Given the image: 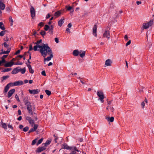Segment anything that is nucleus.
<instances>
[{
  "label": "nucleus",
  "instance_id": "nucleus-54",
  "mask_svg": "<svg viewBox=\"0 0 154 154\" xmlns=\"http://www.w3.org/2000/svg\"><path fill=\"white\" fill-rule=\"evenodd\" d=\"M26 64L27 66L28 67L29 69L32 68L30 64H28L27 63H26Z\"/></svg>",
  "mask_w": 154,
  "mask_h": 154
},
{
  "label": "nucleus",
  "instance_id": "nucleus-23",
  "mask_svg": "<svg viewBox=\"0 0 154 154\" xmlns=\"http://www.w3.org/2000/svg\"><path fill=\"white\" fill-rule=\"evenodd\" d=\"M80 52L78 50H74L72 54L75 56H77L79 55Z\"/></svg>",
  "mask_w": 154,
  "mask_h": 154
},
{
  "label": "nucleus",
  "instance_id": "nucleus-60",
  "mask_svg": "<svg viewBox=\"0 0 154 154\" xmlns=\"http://www.w3.org/2000/svg\"><path fill=\"white\" fill-rule=\"evenodd\" d=\"M54 40L57 43H58L59 42L58 39L57 38H55Z\"/></svg>",
  "mask_w": 154,
  "mask_h": 154
},
{
  "label": "nucleus",
  "instance_id": "nucleus-29",
  "mask_svg": "<svg viewBox=\"0 0 154 154\" xmlns=\"http://www.w3.org/2000/svg\"><path fill=\"white\" fill-rule=\"evenodd\" d=\"M19 72H20L22 74H24L26 71V69L25 67H24L23 69L20 68L19 69Z\"/></svg>",
  "mask_w": 154,
  "mask_h": 154
},
{
  "label": "nucleus",
  "instance_id": "nucleus-4",
  "mask_svg": "<svg viewBox=\"0 0 154 154\" xmlns=\"http://www.w3.org/2000/svg\"><path fill=\"white\" fill-rule=\"evenodd\" d=\"M27 109L28 111V112L31 115H33V111H34L35 110L34 106H32L31 105L30 106L28 107V108H27Z\"/></svg>",
  "mask_w": 154,
  "mask_h": 154
},
{
  "label": "nucleus",
  "instance_id": "nucleus-44",
  "mask_svg": "<svg viewBox=\"0 0 154 154\" xmlns=\"http://www.w3.org/2000/svg\"><path fill=\"white\" fill-rule=\"evenodd\" d=\"M29 129V128L28 126H26L24 128H23V131L24 132H26Z\"/></svg>",
  "mask_w": 154,
  "mask_h": 154
},
{
  "label": "nucleus",
  "instance_id": "nucleus-28",
  "mask_svg": "<svg viewBox=\"0 0 154 154\" xmlns=\"http://www.w3.org/2000/svg\"><path fill=\"white\" fill-rule=\"evenodd\" d=\"M106 119L108 121L112 122L114 121V118L113 117H111L110 118L109 117L106 118Z\"/></svg>",
  "mask_w": 154,
  "mask_h": 154
},
{
  "label": "nucleus",
  "instance_id": "nucleus-15",
  "mask_svg": "<svg viewBox=\"0 0 154 154\" xmlns=\"http://www.w3.org/2000/svg\"><path fill=\"white\" fill-rule=\"evenodd\" d=\"M11 50V48H8L7 51H3V49H2L1 52H0V55H2V54H8L10 51Z\"/></svg>",
  "mask_w": 154,
  "mask_h": 154
},
{
  "label": "nucleus",
  "instance_id": "nucleus-6",
  "mask_svg": "<svg viewBox=\"0 0 154 154\" xmlns=\"http://www.w3.org/2000/svg\"><path fill=\"white\" fill-rule=\"evenodd\" d=\"M103 37L106 38L108 39H109L110 37L109 31L108 30H106L103 34Z\"/></svg>",
  "mask_w": 154,
  "mask_h": 154
},
{
  "label": "nucleus",
  "instance_id": "nucleus-51",
  "mask_svg": "<svg viewBox=\"0 0 154 154\" xmlns=\"http://www.w3.org/2000/svg\"><path fill=\"white\" fill-rule=\"evenodd\" d=\"M38 126L37 124H35L33 128L35 130V131H36V129L38 127Z\"/></svg>",
  "mask_w": 154,
  "mask_h": 154
},
{
  "label": "nucleus",
  "instance_id": "nucleus-9",
  "mask_svg": "<svg viewBox=\"0 0 154 154\" xmlns=\"http://www.w3.org/2000/svg\"><path fill=\"white\" fill-rule=\"evenodd\" d=\"M26 119L29 122V123L32 126H33L34 123V121L31 117L27 116L26 117Z\"/></svg>",
  "mask_w": 154,
  "mask_h": 154
},
{
  "label": "nucleus",
  "instance_id": "nucleus-56",
  "mask_svg": "<svg viewBox=\"0 0 154 154\" xmlns=\"http://www.w3.org/2000/svg\"><path fill=\"white\" fill-rule=\"evenodd\" d=\"M29 71L30 73L32 74L34 72V70L32 69V68L29 69Z\"/></svg>",
  "mask_w": 154,
  "mask_h": 154
},
{
  "label": "nucleus",
  "instance_id": "nucleus-7",
  "mask_svg": "<svg viewBox=\"0 0 154 154\" xmlns=\"http://www.w3.org/2000/svg\"><path fill=\"white\" fill-rule=\"evenodd\" d=\"M29 93L31 94H35L38 93L40 91V90L38 89H32L29 90Z\"/></svg>",
  "mask_w": 154,
  "mask_h": 154
},
{
  "label": "nucleus",
  "instance_id": "nucleus-31",
  "mask_svg": "<svg viewBox=\"0 0 154 154\" xmlns=\"http://www.w3.org/2000/svg\"><path fill=\"white\" fill-rule=\"evenodd\" d=\"M0 28L2 30H5V29L3 23L2 22H0Z\"/></svg>",
  "mask_w": 154,
  "mask_h": 154
},
{
  "label": "nucleus",
  "instance_id": "nucleus-24",
  "mask_svg": "<svg viewBox=\"0 0 154 154\" xmlns=\"http://www.w3.org/2000/svg\"><path fill=\"white\" fill-rule=\"evenodd\" d=\"M5 5L1 1L0 2V8L2 10H4L5 8Z\"/></svg>",
  "mask_w": 154,
  "mask_h": 154
},
{
  "label": "nucleus",
  "instance_id": "nucleus-25",
  "mask_svg": "<svg viewBox=\"0 0 154 154\" xmlns=\"http://www.w3.org/2000/svg\"><path fill=\"white\" fill-rule=\"evenodd\" d=\"M2 127L4 128L5 130H6L7 129V126L6 124L3 122L2 121L1 122Z\"/></svg>",
  "mask_w": 154,
  "mask_h": 154
},
{
  "label": "nucleus",
  "instance_id": "nucleus-14",
  "mask_svg": "<svg viewBox=\"0 0 154 154\" xmlns=\"http://www.w3.org/2000/svg\"><path fill=\"white\" fill-rule=\"evenodd\" d=\"M97 26L96 25H94L93 28V34L95 36H97Z\"/></svg>",
  "mask_w": 154,
  "mask_h": 154
},
{
  "label": "nucleus",
  "instance_id": "nucleus-57",
  "mask_svg": "<svg viewBox=\"0 0 154 154\" xmlns=\"http://www.w3.org/2000/svg\"><path fill=\"white\" fill-rule=\"evenodd\" d=\"M141 105L143 108L145 106V103L144 101L142 102L141 103Z\"/></svg>",
  "mask_w": 154,
  "mask_h": 154
},
{
  "label": "nucleus",
  "instance_id": "nucleus-49",
  "mask_svg": "<svg viewBox=\"0 0 154 154\" xmlns=\"http://www.w3.org/2000/svg\"><path fill=\"white\" fill-rule=\"evenodd\" d=\"M35 131V130L33 128H32L29 130L28 132V133L29 134L32 132L34 131Z\"/></svg>",
  "mask_w": 154,
  "mask_h": 154
},
{
  "label": "nucleus",
  "instance_id": "nucleus-43",
  "mask_svg": "<svg viewBox=\"0 0 154 154\" xmlns=\"http://www.w3.org/2000/svg\"><path fill=\"white\" fill-rule=\"evenodd\" d=\"M40 34L42 35L43 37H44V36L46 34V32L44 31H42L40 32Z\"/></svg>",
  "mask_w": 154,
  "mask_h": 154
},
{
  "label": "nucleus",
  "instance_id": "nucleus-19",
  "mask_svg": "<svg viewBox=\"0 0 154 154\" xmlns=\"http://www.w3.org/2000/svg\"><path fill=\"white\" fill-rule=\"evenodd\" d=\"M63 148L68 150L72 149L71 147L69 146L66 143H64L63 144Z\"/></svg>",
  "mask_w": 154,
  "mask_h": 154
},
{
  "label": "nucleus",
  "instance_id": "nucleus-12",
  "mask_svg": "<svg viewBox=\"0 0 154 154\" xmlns=\"http://www.w3.org/2000/svg\"><path fill=\"white\" fill-rule=\"evenodd\" d=\"M15 90L14 89H13L10 90L8 94V97L9 98L11 97L12 94L15 92Z\"/></svg>",
  "mask_w": 154,
  "mask_h": 154
},
{
  "label": "nucleus",
  "instance_id": "nucleus-11",
  "mask_svg": "<svg viewBox=\"0 0 154 154\" xmlns=\"http://www.w3.org/2000/svg\"><path fill=\"white\" fill-rule=\"evenodd\" d=\"M14 63L12 61H10L9 62L7 63L4 65V66L5 67H11L14 64Z\"/></svg>",
  "mask_w": 154,
  "mask_h": 154
},
{
  "label": "nucleus",
  "instance_id": "nucleus-13",
  "mask_svg": "<svg viewBox=\"0 0 154 154\" xmlns=\"http://www.w3.org/2000/svg\"><path fill=\"white\" fill-rule=\"evenodd\" d=\"M112 63V61L110 59H108L106 60L105 66H111V64Z\"/></svg>",
  "mask_w": 154,
  "mask_h": 154
},
{
  "label": "nucleus",
  "instance_id": "nucleus-16",
  "mask_svg": "<svg viewBox=\"0 0 154 154\" xmlns=\"http://www.w3.org/2000/svg\"><path fill=\"white\" fill-rule=\"evenodd\" d=\"M49 55H50V56L46 58H45L44 59L45 64V62L46 61H49L50 60H51V58L53 57V54L52 53V52H51V53H50V54Z\"/></svg>",
  "mask_w": 154,
  "mask_h": 154
},
{
  "label": "nucleus",
  "instance_id": "nucleus-37",
  "mask_svg": "<svg viewBox=\"0 0 154 154\" xmlns=\"http://www.w3.org/2000/svg\"><path fill=\"white\" fill-rule=\"evenodd\" d=\"M50 28V26H49L48 25L46 24L45 26L44 27V29L45 31H47Z\"/></svg>",
  "mask_w": 154,
  "mask_h": 154
},
{
  "label": "nucleus",
  "instance_id": "nucleus-36",
  "mask_svg": "<svg viewBox=\"0 0 154 154\" xmlns=\"http://www.w3.org/2000/svg\"><path fill=\"white\" fill-rule=\"evenodd\" d=\"M26 53L25 52L24 53V54L23 55H19L17 56L16 57L17 59V60H19V59L18 58L19 57H20V58H22L23 57V56H25Z\"/></svg>",
  "mask_w": 154,
  "mask_h": 154
},
{
  "label": "nucleus",
  "instance_id": "nucleus-45",
  "mask_svg": "<svg viewBox=\"0 0 154 154\" xmlns=\"http://www.w3.org/2000/svg\"><path fill=\"white\" fill-rule=\"evenodd\" d=\"M2 60H0V66H2V64L3 63H5L6 61L5 59H2Z\"/></svg>",
  "mask_w": 154,
  "mask_h": 154
},
{
  "label": "nucleus",
  "instance_id": "nucleus-42",
  "mask_svg": "<svg viewBox=\"0 0 154 154\" xmlns=\"http://www.w3.org/2000/svg\"><path fill=\"white\" fill-rule=\"evenodd\" d=\"M45 92L48 96L50 95L51 94V92L48 90H46L45 91Z\"/></svg>",
  "mask_w": 154,
  "mask_h": 154
},
{
  "label": "nucleus",
  "instance_id": "nucleus-64",
  "mask_svg": "<svg viewBox=\"0 0 154 154\" xmlns=\"http://www.w3.org/2000/svg\"><path fill=\"white\" fill-rule=\"evenodd\" d=\"M4 40L5 42H8L9 40V38L7 37H6L4 38Z\"/></svg>",
  "mask_w": 154,
  "mask_h": 154
},
{
  "label": "nucleus",
  "instance_id": "nucleus-32",
  "mask_svg": "<svg viewBox=\"0 0 154 154\" xmlns=\"http://www.w3.org/2000/svg\"><path fill=\"white\" fill-rule=\"evenodd\" d=\"M7 31L6 30H3V31H2L0 32V36H3L5 34V33L7 32Z\"/></svg>",
  "mask_w": 154,
  "mask_h": 154
},
{
  "label": "nucleus",
  "instance_id": "nucleus-38",
  "mask_svg": "<svg viewBox=\"0 0 154 154\" xmlns=\"http://www.w3.org/2000/svg\"><path fill=\"white\" fill-rule=\"evenodd\" d=\"M43 140V138H42L40 140H39L37 143V145H38L39 144H41Z\"/></svg>",
  "mask_w": 154,
  "mask_h": 154
},
{
  "label": "nucleus",
  "instance_id": "nucleus-55",
  "mask_svg": "<svg viewBox=\"0 0 154 154\" xmlns=\"http://www.w3.org/2000/svg\"><path fill=\"white\" fill-rule=\"evenodd\" d=\"M41 74L42 75L44 76H46V75L45 73V71L44 70L42 71V72H41Z\"/></svg>",
  "mask_w": 154,
  "mask_h": 154
},
{
  "label": "nucleus",
  "instance_id": "nucleus-5",
  "mask_svg": "<svg viewBox=\"0 0 154 154\" xmlns=\"http://www.w3.org/2000/svg\"><path fill=\"white\" fill-rule=\"evenodd\" d=\"M30 12L31 13V17L32 19H34L35 15V10L34 8L32 6L30 8Z\"/></svg>",
  "mask_w": 154,
  "mask_h": 154
},
{
  "label": "nucleus",
  "instance_id": "nucleus-2",
  "mask_svg": "<svg viewBox=\"0 0 154 154\" xmlns=\"http://www.w3.org/2000/svg\"><path fill=\"white\" fill-rule=\"evenodd\" d=\"M153 22L152 20H151L147 23H144L143 24L142 29H147L151 26L153 24Z\"/></svg>",
  "mask_w": 154,
  "mask_h": 154
},
{
  "label": "nucleus",
  "instance_id": "nucleus-30",
  "mask_svg": "<svg viewBox=\"0 0 154 154\" xmlns=\"http://www.w3.org/2000/svg\"><path fill=\"white\" fill-rule=\"evenodd\" d=\"M61 14V12L60 11H58L56 12L54 14V16H56V17H58Z\"/></svg>",
  "mask_w": 154,
  "mask_h": 154
},
{
  "label": "nucleus",
  "instance_id": "nucleus-58",
  "mask_svg": "<svg viewBox=\"0 0 154 154\" xmlns=\"http://www.w3.org/2000/svg\"><path fill=\"white\" fill-rule=\"evenodd\" d=\"M8 128H10L11 129L13 130V128L11 125H10L9 124L8 125Z\"/></svg>",
  "mask_w": 154,
  "mask_h": 154
},
{
  "label": "nucleus",
  "instance_id": "nucleus-59",
  "mask_svg": "<svg viewBox=\"0 0 154 154\" xmlns=\"http://www.w3.org/2000/svg\"><path fill=\"white\" fill-rule=\"evenodd\" d=\"M44 23L43 22H40L38 24V26L41 27H42L43 26Z\"/></svg>",
  "mask_w": 154,
  "mask_h": 154
},
{
  "label": "nucleus",
  "instance_id": "nucleus-48",
  "mask_svg": "<svg viewBox=\"0 0 154 154\" xmlns=\"http://www.w3.org/2000/svg\"><path fill=\"white\" fill-rule=\"evenodd\" d=\"M42 42V40L41 39L38 41L36 42H35L34 43L35 44L37 45H39L38 44L40 43H41Z\"/></svg>",
  "mask_w": 154,
  "mask_h": 154
},
{
  "label": "nucleus",
  "instance_id": "nucleus-46",
  "mask_svg": "<svg viewBox=\"0 0 154 154\" xmlns=\"http://www.w3.org/2000/svg\"><path fill=\"white\" fill-rule=\"evenodd\" d=\"M14 84H15V82L13 83L11 82L9 83L8 84L9 86L10 87L15 86V85Z\"/></svg>",
  "mask_w": 154,
  "mask_h": 154
},
{
  "label": "nucleus",
  "instance_id": "nucleus-62",
  "mask_svg": "<svg viewBox=\"0 0 154 154\" xmlns=\"http://www.w3.org/2000/svg\"><path fill=\"white\" fill-rule=\"evenodd\" d=\"M124 39L125 41H127L128 40V37L127 35H125L124 36Z\"/></svg>",
  "mask_w": 154,
  "mask_h": 154
},
{
  "label": "nucleus",
  "instance_id": "nucleus-3",
  "mask_svg": "<svg viewBox=\"0 0 154 154\" xmlns=\"http://www.w3.org/2000/svg\"><path fill=\"white\" fill-rule=\"evenodd\" d=\"M97 94L99 97L98 100H100L102 103H103L104 102L103 99L104 98V97L103 93L101 91H98Z\"/></svg>",
  "mask_w": 154,
  "mask_h": 154
},
{
  "label": "nucleus",
  "instance_id": "nucleus-52",
  "mask_svg": "<svg viewBox=\"0 0 154 154\" xmlns=\"http://www.w3.org/2000/svg\"><path fill=\"white\" fill-rule=\"evenodd\" d=\"M15 98H16V99L18 101V102H20V100L19 98V97H18V95H17V94H16L15 95Z\"/></svg>",
  "mask_w": 154,
  "mask_h": 154
},
{
  "label": "nucleus",
  "instance_id": "nucleus-33",
  "mask_svg": "<svg viewBox=\"0 0 154 154\" xmlns=\"http://www.w3.org/2000/svg\"><path fill=\"white\" fill-rule=\"evenodd\" d=\"M39 46H41V45H35L34 46L33 48V49H34L35 51H36L37 50V48H39Z\"/></svg>",
  "mask_w": 154,
  "mask_h": 154
},
{
  "label": "nucleus",
  "instance_id": "nucleus-61",
  "mask_svg": "<svg viewBox=\"0 0 154 154\" xmlns=\"http://www.w3.org/2000/svg\"><path fill=\"white\" fill-rule=\"evenodd\" d=\"M131 43V41L129 40L126 44V46H127L129 45Z\"/></svg>",
  "mask_w": 154,
  "mask_h": 154
},
{
  "label": "nucleus",
  "instance_id": "nucleus-18",
  "mask_svg": "<svg viewBox=\"0 0 154 154\" xmlns=\"http://www.w3.org/2000/svg\"><path fill=\"white\" fill-rule=\"evenodd\" d=\"M23 101L25 105L26 106L27 108H28V107H29L31 105V103L28 100H25V99H24L23 100Z\"/></svg>",
  "mask_w": 154,
  "mask_h": 154
},
{
  "label": "nucleus",
  "instance_id": "nucleus-35",
  "mask_svg": "<svg viewBox=\"0 0 154 154\" xmlns=\"http://www.w3.org/2000/svg\"><path fill=\"white\" fill-rule=\"evenodd\" d=\"M9 75L4 76L2 77V79L1 80L2 82H3L4 80H6L9 78Z\"/></svg>",
  "mask_w": 154,
  "mask_h": 154
},
{
  "label": "nucleus",
  "instance_id": "nucleus-22",
  "mask_svg": "<svg viewBox=\"0 0 154 154\" xmlns=\"http://www.w3.org/2000/svg\"><path fill=\"white\" fill-rule=\"evenodd\" d=\"M19 72V69L17 67L14 69L11 72L12 74H15Z\"/></svg>",
  "mask_w": 154,
  "mask_h": 154
},
{
  "label": "nucleus",
  "instance_id": "nucleus-63",
  "mask_svg": "<svg viewBox=\"0 0 154 154\" xmlns=\"http://www.w3.org/2000/svg\"><path fill=\"white\" fill-rule=\"evenodd\" d=\"M66 31L67 32V33H70V29L69 28H67L66 29Z\"/></svg>",
  "mask_w": 154,
  "mask_h": 154
},
{
  "label": "nucleus",
  "instance_id": "nucleus-34",
  "mask_svg": "<svg viewBox=\"0 0 154 154\" xmlns=\"http://www.w3.org/2000/svg\"><path fill=\"white\" fill-rule=\"evenodd\" d=\"M11 69H12L11 68L4 69L2 71V72H8L11 71Z\"/></svg>",
  "mask_w": 154,
  "mask_h": 154
},
{
  "label": "nucleus",
  "instance_id": "nucleus-8",
  "mask_svg": "<svg viewBox=\"0 0 154 154\" xmlns=\"http://www.w3.org/2000/svg\"><path fill=\"white\" fill-rule=\"evenodd\" d=\"M72 149H70L72 152L70 153V154H75L76 153V151L79 152V150L77 149V148L75 146H71Z\"/></svg>",
  "mask_w": 154,
  "mask_h": 154
},
{
  "label": "nucleus",
  "instance_id": "nucleus-26",
  "mask_svg": "<svg viewBox=\"0 0 154 154\" xmlns=\"http://www.w3.org/2000/svg\"><path fill=\"white\" fill-rule=\"evenodd\" d=\"M66 8L67 10L68 11H70V10L71 11V12H73L74 11V10L72 9V7L70 6H66Z\"/></svg>",
  "mask_w": 154,
  "mask_h": 154
},
{
  "label": "nucleus",
  "instance_id": "nucleus-47",
  "mask_svg": "<svg viewBox=\"0 0 154 154\" xmlns=\"http://www.w3.org/2000/svg\"><path fill=\"white\" fill-rule=\"evenodd\" d=\"M37 139H35L33 140L32 143V145H35L37 142Z\"/></svg>",
  "mask_w": 154,
  "mask_h": 154
},
{
  "label": "nucleus",
  "instance_id": "nucleus-50",
  "mask_svg": "<svg viewBox=\"0 0 154 154\" xmlns=\"http://www.w3.org/2000/svg\"><path fill=\"white\" fill-rule=\"evenodd\" d=\"M77 78L80 79L81 82L83 84H85V82L82 80V78H81L80 77H79V78L77 77Z\"/></svg>",
  "mask_w": 154,
  "mask_h": 154
},
{
  "label": "nucleus",
  "instance_id": "nucleus-41",
  "mask_svg": "<svg viewBox=\"0 0 154 154\" xmlns=\"http://www.w3.org/2000/svg\"><path fill=\"white\" fill-rule=\"evenodd\" d=\"M51 142V141L50 140H47L45 143L44 144V145H45L46 146L47 145H49L50 144Z\"/></svg>",
  "mask_w": 154,
  "mask_h": 154
},
{
  "label": "nucleus",
  "instance_id": "nucleus-21",
  "mask_svg": "<svg viewBox=\"0 0 154 154\" xmlns=\"http://www.w3.org/2000/svg\"><path fill=\"white\" fill-rule=\"evenodd\" d=\"M64 19L63 18H62L58 22V25L61 27L63 23L64 22Z\"/></svg>",
  "mask_w": 154,
  "mask_h": 154
},
{
  "label": "nucleus",
  "instance_id": "nucleus-20",
  "mask_svg": "<svg viewBox=\"0 0 154 154\" xmlns=\"http://www.w3.org/2000/svg\"><path fill=\"white\" fill-rule=\"evenodd\" d=\"M53 32L54 26L53 25H51V26H50V28L49 29V32L50 34L53 35Z\"/></svg>",
  "mask_w": 154,
  "mask_h": 154
},
{
  "label": "nucleus",
  "instance_id": "nucleus-40",
  "mask_svg": "<svg viewBox=\"0 0 154 154\" xmlns=\"http://www.w3.org/2000/svg\"><path fill=\"white\" fill-rule=\"evenodd\" d=\"M79 55L81 57H83L85 55V51H83L82 53L80 54V53Z\"/></svg>",
  "mask_w": 154,
  "mask_h": 154
},
{
  "label": "nucleus",
  "instance_id": "nucleus-39",
  "mask_svg": "<svg viewBox=\"0 0 154 154\" xmlns=\"http://www.w3.org/2000/svg\"><path fill=\"white\" fill-rule=\"evenodd\" d=\"M32 49H33L32 45V44H30L29 45V51L27 52V53H28L30 54V53H29V51H31Z\"/></svg>",
  "mask_w": 154,
  "mask_h": 154
},
{
  "label": "nucleus",
  "instance_id": "nucleus-1",
  "mask_svg": "<svg viewBox=\"0 0 154 154\" xmlns=\"http://www.w3.org/2000/svg\"><path fill=\"white\" fill-rule=\"evenodd\" d=\"M39 51L44 57H45L47 54H50L52 52V50L47 44H42L41 46H39Z\"/></svg>",
  "mask_w": 154,
  "mask_h": 154
},
{
  "label": "nucleus",
  "instance_id": "nucleus-17",
  "mask_svg": "<svg viewBox=\"0 0 154 154\" xmlns=\"http://www.w3.org/2000/svg\"><path fill=\"white\" fill-rule=\"evenodd\" d=\"M14 82L15 84H14L15 86L22 85L23 84V82L22 81H18Z\"/></svg>",
  "mask_w": 154,
  "mask_h": 154
},
{
  "label": "nucleus",
  "instance_id": "nucleus-27",
  "mask_svg": "<svg viewBox=\"0 0 154 154\" xmlns=\"http://www.w3.org/2000/svg\"><path fill=\"white\" fill-rule=\"evenodd\" d=\"M10 88L9 86L7 84L5 87L4 92L5 93H7L8 90Z\"/></svg>",
  "mask_w": 154,
  "mask_h": 154
},
{
  "label": "nucleus",
  "instance_id": "nucleus-10",
  "mask_svg": "<svg viewBox=\"0 0 154 154\" xmlns=\"http://www.w3.org/2000/svg\"><path fill=\"white\" fill-rule=\"evenodd\" d=\"M46 149V146L44 145L43 146L39 147L36 150V152H40L42 151L45 150Z\"/></svg>",
  "mask_w": 154,
  "mask_h": 154
},
{
  "label": "nucleus",
  "instance_id": "nucleus-53",
  "mask_svg": "<svg viewBox=\"0 0 154 154\" xmlns=\"http://www.w3.org/2000/svg\"><path fill=\"white\" fill-rule=\"evenodd\" d=\"M4 46L6 48H8V45L6 42H4L3 43Z\"/></svg>",
  "mask_w": 154,
  "mask_h": 154
}]
</instances>
